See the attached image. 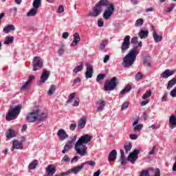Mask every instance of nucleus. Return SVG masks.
Masks as SVG:
<instances>
[{
    "mask_svg": "<svg viewBox=\"0 0 176 176\" xmlns=\"http://www.w3.org/2000/svg\"><path fill=\"white\" fill-rule=\"evenodd\" d=\"M93 140V136L85 134L81 136L75 144V151L78 155L85 156L87 153V146L86 144H89Z\"/></svg>",
    "mask_w": 176,
    "mask_h": 176,
    "instance_id": "1",
    "label": "nucleus"
},
{
    "mask_svg": "<svg viewBox=\"0 0 176 176\" xmlns=\"http://www.w3.org/2000/svg\"><path fill=\"white\" fill-rule=\"evenodd\" d=\"M139 54L140 49H138V46L132 48L123 59V67L130 68V67L134 64V62L137 59V56H138Z\"/></svg>",
    "mask_w": 176,
    "mask_h": 176,
    "instance_id": "2",
    "label": "nucleus"
},
{
    "mask_svg": "<svg viewBox=\"0 0 176 176\" xmlns=\"http://www.w3.org/2000/svg\"><path fill=\"white\" fill-rule=\"evenodd\" d=\"M99 8H102V6H105L106 9L103 13V19L104 20H109L112 16H113V13H115V5L113 3H110L108 0H100L98 3H97Z\"/></svg>",
    "mask_w": 176,
    "mask_h": 176,
    "instance_id": "3",
    "label": "nucleus"
},
{
    "mask_svg": "<svg viewBox=\"0 0 176 176\" xmlns=\"http://www.w3.org/2000/svg\"><path fill=\"white\" fill-rule=\"evenodd\" d=\"M21 111V104L16 106L14 108L11 109L7 114L6 119V120H14L20 115Z\"/></svg>",
    "mask_w": 176,
    "mask_h": 176,
    "instance_id": "4",
    "label": "nucleus"
},
{
    "mask_svg": "<svg viewBox=\"0 0 176 176\" xmlns=\"http://www.w3.org/2000/svg\"><path fill=\"white\" fill-rule=\"evenodd\" d=\"M116 77H113L110 80H107L104 83V91H112V90H115L118 86V82H116Z\"/></svg>",
    "mask_w": 176,
    "mask_h": 176,
    "instance_id": "5",
    "label": "nucleus"
},
{
    "mask_svg": "<svg viewBox=\"0 0 176 176\" xmlns=\"http://www.w3.org/2000/svg\"><path fill=\"white\" fill-rule=\"evenodd\" d=\"M32 65L33 71H38V69H41L43 67V60L41 57L35 56L33 58Z\"/></svg>",
    "mask_w": 176,
    "mask_h": 176,
    "instance_id": "6",
    "label": "nucleus"
},
{
    "mask_svg": "<svg viewBox=\"0 0 176 176\" xmlns=\"http://www.w3.org/2000/svg\"><path fill=\"white\" fill-rule=\"evenodd\" d=\"M26 120L29 122V123H34V122L38 120V111L35 110L32 113H29L27 116Z\"/></svg>",
    "mask_w": 176,
    "mask_h": 176,
    "instance_id": "7",
    "label": "nucleus"
},
{
    "mask_svg": "<svg viewBox=\"0 0 176 176\" xmlns=\"http://www.w3.org/2000/svg\"><path fill=\"white\" fill-rule=\"evenodd\" d=\"M140 154V150H134L133 153H130L128 156L127 160L129 162H131L132 164H134L135 163V160L138 159V155Z\"/></svg>",
    "mask_w": 176,
    "mask_h": 176,
    "instance_id": "8",
    "label": "nucleus"
},
{
    "mask_svg": "<svg viewBox=\"0 0 176 176\" xmlns=\"http://www.w3.org/2000/svg\"><path fill=\"white\" fill-rule=\"evenodd\" d=\"M130 48V36H126L121 46L122 53Z\"/></svg>",
    "mask_w": 176,
    "mask_h": 176,
    "instance_id": "9",
    "label": "nucleus"
},
{
    "mask_svg": "<svg viewBox=\"0 0 176 176\" xmlns=\"http://www.w3.org/2000/svg\"><path fill=\"white\" fill-rule=\"evenodd\" d=\"M101 12L102 8L96 4V6L94 8L93 12H89L88 14V16H90L91 17H97V16L101 14Z\"/></svg>",
    "mask_w": 176,
    "mask_h": 176,
    "instance_id": "10",
    "label": "nucleus"
},
{
    "mask_svg": "<svg viewBox=\"0 0 176 176\" xmlns=\"http://www.w3.org/2000/svg\"><path fill=\"white\" fill-rule=\"evenodd\" d=\"M86 67H87V71L85 72V78L87 79H89L90 78H93V65L86 63Z\"/></svg>",
    "mask_w": 176,
    "mask_h": 176,
    "instance_id": "11",
    "label": "nucleus"
},
{
    "mask_svg": "<svg viewBox=\"0 0 176 176\" xmlns=\"http://www.w3.org/2000/svg\"><path fill=\"white\" fill-rule=\"evenodd\" d=\"M57 135L59 138V140H60L61 141H64V140H65V138H68V134H67V132L65 131V130L61 129H59L57 132Z\"/></svg>",
    "mask_w": 176,
    "mask_h": 176,
    "instance_id": "12",
    "label": "nucleus"
},
{
    "mask_svg": "<svg viewBox=\"0 0 176 176\" xmlns=\"http://www.w3.org/2000/svg\"><path fill=\"white\" fill-rule=\"evenodd\" d=\"M76 140V136H74V138L72 140L69 141L65 146L64 149L62 151V153H65L66 152H68L71 148H72V144L75 142V140Z\"/></svg>",
    "mask_w": 176,
    "mask_h": 176,
    "instance_id": "13",
    "label": "nucleus"
},
{
    "mask_svg": "<svg viewBox=\"0 0 176 176\" xmlns=\"http://www.w3.org/2000/svg\"><path fill=\"white\" fill-rule=\"evenodd\" d=\"M14 149H23V141L14 140L11 151Z\"/></svg>",
    "mask_w": 176,
    "mask_h": 176,
    "instance_id": "14",
    "label": "nucleus"
},
{
    "mask_svg": "<svg viewBox=\"0 0 176 176\" xmlns=\"http://www.w3.org/2000/svg\"><path fill=\"white\" fill-rule=\"evenodd\" d=\"M56 167H54L53 164H50L46 168V173L48 175H50V176L54 175V174H56Z\"/></svg>",
    "mask_w": 176,
    "mask_h": 176,
    "instance_id": "15",
    "label": "nucleus"
},
{
    "mask_svg": "<svg viewBox=\"0 0 176 176\" xmlns=\"http://www.w3.org/2000/svg\"><path fill=\"white\" fill-rule=\"evenodd\" d=\"M175 70H170V69H166L162 74V78H164V79H167V78L172 76V75H174L175 74Z\"/></svg>",
    "mask_w": 176,
    "mask_h": 176,
    "instance_id": "16",
    "label": "nucleus"
},
{
    "mask_svg": "<svg viewBox=\"0 0 176 176\" xmlns=\"http://www.w3.org/2000/svg\"><path fill=\"white\" fill-rule=\"evenodd\" d=\"M50 76V72L44 69L43 71V74L41 76L40 83H45V81L47 80V79H49Z\"/></svg>",
    "mask_w": 176,
    "mask_h": 176,
    "instance_id": "17",
    "label": "nucleus"
},
{
    "mask_svg": "<svg viewBox=\"0 0 176 176\" xmlns=\"http://www.w3.org/2000/svg\"><path fill=\"white\" fill-rule=\"evenodd\" d=\"M74 40L70 44V46H76L79 42H80V36L79 35V33L76 32L74 35Z\"/></svg>",
    "mask_w": 176,
    "mask_h": 176,
    "instance_id": "18",
    "label": "nucleus"
},
{
    "mask_svg": "<svg viewBox=\"0 0 176 176\" xmlns=\"http://www.w3.org/2000/svg\"><path fill=\"white\" fill-rule=\"evenodd\" d=\"M169 127L170 129H175L176 127V116L171 115L169 118Z\"/></svg>",
    "mask_w": 176,
    "mask_h": 176,
    "instance_id": "19",
    "label": "nucleus"
},
{
    "mask_svg": "<svg viewBox=\"0 0 176 176\" xmlns=\"http://www.w3.org/2000/svg\"><path fill=\"white\" fill-rule=\"evenodd\" d=\"M117 156H118V152H116V150L111 151V153L109 154L108 161L115 162V160H116Z\"/></svg>",
    "mask_w": 176,
    "mask_h": 176,
    "instance_id": "20",
    "label": "nucleus"
},
{
    "mask_svg": "<svg viewBox=\"0 0 176 176\" xmlns=\"http://www.w3.org/2000/svg\"><path fill=\"white\" fill-rule=\"evenodd\" d=\"M34 79H35V76H30L28 80L21 87V90H27V89H28V86L31 85V82H32Z\"/></svg>",
    "mask_w": 176,
    "mask_h": 176,
    "instance_id": "21",
    "label": "nucleus"
},
{
    "mask_svg": "<svg viewBox=\"0 0 176 176\" xmlns=\"http://www.w3.org/2000/svg\"><path fill=\"white\" fill-rule=\"evenodd\" d=\"M153 37L155 43H159V42H162V41L163 40V36L157 34V33L155 30H153Z\"/></svg>",
    "mask_w": 176,
    "mask_h": 176,
    "instance_id": "22",
    "label": "nucleus"
},
{
    "mask_svg": "<svg viewBox=\"0 0 176 176\" xmlns=\"http://www.w3.org/2000/svg\"><path fill=\"white\" fill-rule=\"evenodd\" d=\"M47 118V114L45 113H41V110L37 109V120L41 122L42 120H45Z\"/></svg>",
    "mask_w": 176,
    "mask_h": 176,
    "instance_id": "23",
    "label": "nucleus"
},
{
    "mask_svg": "<svg viewBox=\"0 0 176 176\" xmlns=\"http://www.w3.org/2000/svg\"><path fill=\"white\" fill-rule=\"evenodd\" d=\"M148 35H149V31L142 30L139 32L138 36L141 39H146L148 38Z\"/></svg>",
    "mask_w": 176,
    "mask_h": 176,
    "instance_id": "24",
    "label": "nucleus"
},
{
    "mask_svg": "<svg viewBox=\"0 0 176 176\" xmlns=\"http://www.w3.org/2000/svg\"><path fill=\"white\" fill-rule=\"evenodd\" d=\"M85 126H86V118L83 117L80 118V120L78 121V129H85Z\"/></svg>",
    "mask_w": 176,
    "mask_h": 176,
    "instance_id": "25",
    "label": "nucleus"
},
{
    "mask_svg": "<svg viewBox=\"0 0 176 176\" xmlns=\"http://www.w3.org/2000/svg\"><path fill=\"white\" fill-rule=\"evenodd\" d=\"M83 167H85V164H82L80 166H76L70 170L71 173H74V174H78L79 171H80Z\"/></svg>",
    "mask_w": 176,
    "mask_h": 176,
    "instance_id": "26",
    "label": "nucleus"
},
{
    "mask_svg": "<svg viewBox=\"0 0 176 176\" xmlns=\"http://www.w3.org/2000/svg\"><path fill=\"white\" fill-rule=\"evenodd\" d=\"M14 30H16V28L13 25H8L3 28V32L9 34L10 31H14Z\"/></svg>",
    "mask_w": 176,
    "mask_h": 176,
    "instance_id": "27",
    "label": "nucleus"
},
{
    "mask_svg": "<svg viewBox=\"0 0 176 176\" xmlns=\"http://www.w3.org/2000/svg\"><path fill=\"white\" fill-rule=\"evenodd\" d=\"M176 85V78H173L172 80H169L168 85L166 87L167 90H171L173 86Z\"/></svg>",
    "mask_w": 176,
    "mask_h": 176,
    "instance_id": "28",
    "label": "nucleus"
},
{
    "mask_svg": "<svg viewBox=\"0 0 176 176\" xmlns=\"http://www.w3.org/2000/svg\"><path fill=\"white\" fill-rule=\"evenodd\" d=\"M104 107H105V101L101 100H98L97 111L98 112L102 111V109H104Z\"/></svg>",
    "mask_w": 176,
    "mask_h": 176,
    "instance_id": "29",
    "label": "nucleus"
},
{
    "mask_svg": "<svg viewBox=\"0 0 176 176\" xmlns=\"http://www.w3.org/2000/svg\"><path fill=\"white\" fill-rule=\"evenodd\" d=\"M36 13H38V8H32L29 12L27 14L28 17H31L34 16H36Z\"/></svg>",
    "mask_w": 176,
    "mask_h": 176,
    "instance_id": "30",
    "label": "nucleus"
},
{
    "mask_svg": "<svg viewBox=\"0 0 176 176\" xmlns=\"http://www.w3.org/2000/svg\"><path fill=\"white\" fill-rule=\"evenodd\" d=\"M16 136V133L13 129H9L8 131L6 133L7 138H13V137Z\"/></svg>",
    "mask_w": 176,
    "mask_h": 176,
    "instance_id": "31",
    "label": "nucleus"
},
{
    "mask_svg": "<svg viewBox=\"0 0 176 176\" xmlns=\"http://www.w3.org/2000/svg\"><path fill=\"white\" fill-rule=\"evenodd\" d=\"M36 166H38V160H35L29 164L28 169L34 170V168H36Z\"/></svg>",
    "mask_w": 176,
    "mask_h": 176,
    "instance_id": "32",
    "label": "nucleus"
},
{
    "mask_svg": "<svg viewBox=\"0 0 176 176\" xmlns=\"http://www.w3.org/2000/svg\"><path fill=\"white\" fill-rule=\"evenodd\" d=\"M13 41H14V37L13 36H7L6 41H4V45H10V43H13Z\"/></svg>",
    "mask_w": 176,
    "mask_h": 176,
    "instance_id": "33",
    "label": "nucleus"
},
{
    "mask_svg": "<svg viewBox=\"0 0 176 176\" xmlns=\"http://www.w3.org/2000/svg\"><path fill=\"white\" fill-rule=\"evenodd\" d=\"M54 91H56V85H52L47 91L48 96H53V94H54Z\"/></svg>",
    "mask_w": 176,
    "mask_h": 176,
    "instance_id": "34",
    "label": "nucleus"
},
{
    "mask_svg": "<svg viewBox=\"0 0 176 176\" xmlns=\"http://www.w3.org/2000/svg\"><path fill=\"white\" fill-rule=\"evenodd\" d=\"M130 90H131V85H126L124 89H123L121 91H120V94L123 95L125 94V93H129V91H130Z\"/></svg>",
    "mask_w": 176,
    "mask_h": 176,
    "instance_id": "35",
    "label": "nucleus"
},
{
    "mask_svg": "<svg viewBox=\"0 0 176 176\" xmlns=\"http://www.w3.org/2000/svg\"><path fill=\"white\" fill-rule=\"evenodd\" d=\"M82 69H83V64L81 63L80 65L74 68V69L73 70V72H74V74H78V72H80Z\"/></svg>",
    "mask_w": 176,
    "mask_h": 176,
    "instance_id": "36",
    "label": "nucleus"
},
{
    "mask_svg": "<svg viewBox=\"0 0 176 176\" xmlns=\"http://www.w3.org/2000/svg\"><path fill=\"white\" fill-rule=\"evenodd\" d=\"M75 96H76V94L75 92L72 93L69 96H68V100H67V104H69L72 102V100L74 98H75Z\"/></svg>",
    "mask_w": 176,
    "mask_h": 176,
    "instance_id": "37",
    "label": "nucleus"
},
{
    "mask_svg": "<svg viewBox=\"0 0 176 176\" xmlns=\"http://www.w3.org/2000/svg\"><path fill=\"white\" fill-rule=\"evenodd\" d=\"M152 96V91L151 90L146 91V93L142 96L143 100H146V98H149Z\"/></svg>",
    "mask_w": 176,
    "mask_h": 176,
    "instance_id": "38",
    "label": "nucleus"
},
{
    "mask_svg": "<svg viewBox=\"0 0 176 176\" xmlns=\"http://www.w3.org/2000/svg\"><path fill=\"white\" fill-rule=\"evenodd\" d=\"M124 148L125 149V153H129V152L131 151V143H128L126 144H124Z\"/></svg>",
    "mask_w": 176,
    "mask_h": 176,
    "instance_id": "39",
    "label": "nucleus"
},
{
    "mask_svg": "<svg viewBox=\"0 0 176 176\" xmlns=\"http://www.w3.org/2000/svg\"><path fill=\"white\" fill-rule=\"evenodd\" d=\"M32 6L33 8L38 9L41 6V0H34Z\"/></svg>",
    "mask_w": 176,
    "mask_h": 176,
    "instance_id": "40",
    "label": "nucleus"
},
{
    "mask_svg": "<svg viewBox=\"0 0 176 176\" xmlns=\"http://www.w3.org/2000/svg\"><path fill=\"white\" fill-rule=\"evenodd\" d=\"M144 24V19H139L136 21L135 25V27H141Z\"/></svg>",
    "mask_w": 176,
    "mask_h": 176,
    "instance_id": "41",
    "label": "nucleus"
},
{
    "mask_svg": "<svg viewBox=\"0 0 176 176\" xmlns=\"http://www.w3.org/2000/svg\"><path fill=\"white\" fill-rule=\"evenodd\" d=\"M108 43V41L104 40L100 45L99 49L100 50H103V49H105V46H107V44Z\"/></svg>",
    "mask_w": 176,
    "mask_h": 176,
    "instance_id": "42",
    "label": "nucleus"
},
{
    "mask_svg": "<svg viewBox=\"0 0 176 176\" xmlns=\"http://www.w3.org/2000/svg\"><path fill=\"white\" fill-rule=\"evenodd\" d=\"M174 8H175V4H170L166 9V13H170V12H173V9H174Z\"/></svg>",
    "mask_w": 176,
    "mask_h": 176,
    "instance_id": "43",
    "label": "nucleus"
},
{
    "mask_svg": "<svg viewBox=\"0 0 176 176\" xmlns=\"http://www.w3.org/2000/svg\"><path fill=\"white\" fill-rule=\"evenodd\" d=\"M142 124H139L138 125H135V127L133 128V131H140V130H142Z\"/></svg>",
    "mask_w": 176,
    "mask_h": 176,
    "instance_id": "44",
    "label": "nucleus"
},
{
    "mask_svg": "<svg viewBox=\"0 0 176 176\" xmlns=\"http://www.w3.org/2000/svg\"><path fill=\"white\" fill-rule=\"evenodd\" d=\"M142 78H144V75H142V74L141 72H138L136 75H135V79L136 80H142Z\"/></svg>",
    "mask_w": 176,
    "mask_h": 176,
    "instance_id": "45",
    "label": "nucleus"
},
{
    "mask_svg": "<svg viewBox=\"0 0 176 176\" xmlns=\"http://www.w3.org/2000/svg\"><path fill=\"white\" fill-rule=\"evenodd\" d=\"M104 78H105V75L100 74L97 76L96 81L100 82V80H103Z\"/></svg>",
    "mask_w": 176,
    "mask_h": 176,
    "instance_id": "46",
    "label": "nucleus"
},
{
    "mask_svg": "<svg viewBox=\"0 0 176 176\" xmlns=\"http://www.w3.org/2000/svg\"><path fill=\"white\" fill-rule=\"evenodd\" d=\"M80 101V100L79 99V98H76L73 102V107H79Z\"/></svg>",
    "mask_w": 176,
    "mask_h": 176,
    "instance_id": "47",
    "label": "nucleus"
},
{
    "mask_svg": "<svg viewBox=\"0 0 176 176\" xmlns=\"http://www.w3.org/2000/svg\"><path fill=\"white\" fill-rule=\"evenodd\" d=\"M65 50V49L64 45H62V46L59 48V50H58V53L59 56H61V55L64 54Z\"/></svg>",
    "mask_w": 176,
    "mask_h": 176,
    "instance_id": "48",
    "label": "nucleus"
},
{
    "mask_svg": "<svg viewBox=\"0 0 176 176\" xmlns=\"http://www.w3.org/2000/svg\"><path fill=\"white\" fill-rule=\"evenodd\" d=\"M170 96L173 98L176 97V87L170 92Z\"/></svg>",
    "mask_w": 176,
    "mask_h": 176,
    "instance_id": "49",
    "label": "nucleus"
},
{
    "mask_svg": "<svg viewBox=\"0 0 176 176\" xmlns=\"http://www.w3.org/2000/svg\"><path fill=\"white\" fill-rule=\"evenodd\" d=\"M129 108V102H125L122 106V111H124V109H127Z\"/></svg>",
    "mask_w": 176,
    "mask_h": 176,
    "instance_id": "50",
    "label": "nucleus"
},
{
    "mask_svg": "<svg viewBox=\"0 0 176 176\" xmlns=\"http://www.w3.org/2000/svg\"><path fill=\"white\" fill-rule=\"evenodd\" d=\"M84 164H89V166H96V162L94 161H87L84 163Z\"/></svg>",
    "mask_w": 176,
    "mask_h": 176,
    "instance_id": "51",
    "label": "nucleus"
},
{
    "mask_svg": "<svg viewBox=\"0 0 176 176\" xmlns=\"http://www.w3.org/2000/svg\"><path fill=\"white\" fill-rule=\"evenodd\" d=\"M140 176H149V173L148 170H143L140 173Z\"/></svg>",
    "mask_w": 176,
    "mask_h": 176,
    "instance_id": "52",
    "label": "nucleus"
},
{
    "mask_svg": "<svg viewBox=\"0 0 176 176\" xmlns=\"http://www.w3.org/2000/svg\"><path fill=\"white\" fill-rule=\"evenodd\" d=\"M131 43L137 44L138 43V37H133L131 41Z\"/></svg>",
    "mask_w": 176,
    "mask_h": 176,
    "instance_id": "53",
    "label": "nucleus"
},
{
    "mask_svg": "<svg viewBox=\"0 0 176 176\" xmlns=\"http://www.w3.org/2000/svg\"><path fill=\"white\" fill-rule=\"evenodd\" d=\"M129 138L131 140H137V138H138V135H137V134H131L129 135Z\"/></svg>",
    "mask_w": 176,
    "mask_h": 176,
    "instance_id": "54",
    "label": "nucleus"
},
{
    "mask_svg": "<svg viewBox=\"0 0 176 176\" xmlns=\"http://www.w3.org/2000/svg\"><path fill=\"white\" fill-rule=\"evenodd\" d=\"M63 160H64V162H71V159H69V157H68L67 155H65L63 158Z\"/></svg>",
    "mask_w": 176,
    "mask_h": 176,
    "instance_id": "55",
    "label": "nucleus"
},
{
    "mask_svg": "<svg viewBox=\"0 0 176 176\" xmlns=\"http://www.w3.org/2000/svg\"><path fill=\"white\" fill-rule=\"evenodd\" d=\"M144 65H146L147 67H149V65H151V61H149V60L148 59H144Z\"/></svg>",
    "mask_w": 176,
    "mask_h": 176,
    "instance_id": "56",
    "label": "nucleus"
},
{
    "mask_svg": "<svg viewBox=\"0 0 176 176\" xmlns=\"http://www.w3.org/2000/svg\"><path fill=\"white\" fill-rule=\"evenodd\" d=\"M63 12H64V6H59V7L58 8V13H63Z\"/></svg>",
    "mask_w": 176,
    "mask_h": 176,
    "instance_id": "57",
    "label": "nucleus"
},
{
    "mask_svg": "<svg viewBox=\"0 0 176 176\" xmlns=\"http://www.w3.org/2000/svg\"><path fill=\"white\" fill-rule=\"evenodd\" d=\"M167 97L168 94L166 93L164 95L162 96V102H164V101H167Z\"/></svg>",
    "mask_w": 176,
    "mask_h": 176,
    "instance_id": "58",
    "label": "nucleus"
},
{
    "mask_svg": "<svg viewBox=\"0 0 176 176\" xmlns=\"http://www.w3.org/2000/svg\"><path fill=\"white\" fill-rule=\"evenodd\" d=\"M104 63H108L109 61V55H106L103 59Z\"/></svg>",
    "mask_w": 176,
    "mask_h": 176,
    "instance_id": "59",
    "label": "nucleus"
},
{
    "mask_svg": "<svg viewBox=\"0 0 176 176\" xmlns=\"http://www.w3.org/2000/svg\"><path fill=\"white\" fill-rule=\"evenodd\" d=\"M80 82V78H75L73 82V86H75L76 83H79Z\"/></svg>",
    "mask_w": 176,
    "mask_h": 176,
    "instance_id": "60",
    "label": "nucleus"
},
{
    "mask_svg": "<svg viewBox=\"0 0 176 176\" xmlns=\"http://www.w3.org/2000/svg\"><path fill=\"white\" fill-rule=\"evenodd\" d=\"M98 27H104V21L99 19L98 21Z\"/></svg>",
    "mask_w": 176,
    "mask_h": 176,
    "instance_id": "61",
    "label": "nucleus"
},
{
    "mask_svg": "<svg viewBox=\"0 0 176 176\" xmlns=\"http://www.w3.org/2000/svg\"><path fill=\"white\" fill-rule=\"evenodd\" d=\"M78 160H79V158L78 157V156H75L72 159L71 162L74 163V162L75 163H76V162H78Z\"/></svg>",
    "mask_w": 176,
    "mask_h": 176,
    "instance_id": "62",
    "label": "nucleus"
},
{
    "mask_svg": "<svg viewBox=\"0 0 176 176\" xmlns=\"http://www.w3.org/2000/svg\"><path fill=\"white\" fill-rule=\"evenodd\" d=\"M155 153H156V152L155 151V146H153L149 151L148 155H155Z\"/></svg>",
    "mask_w": 176,
    "mask_h": 176,
    "instance_id": "63",
    "label": "nucleus"
},
{
    "mask_svg": "<svg viewBox=\"0 0 176 176\" xmlns=\"http://www.w3.org/2000/svg\"><path fill=\"white\" fill-rule=\"evenodd\" d=\"M69 129L70 130H75V129H76V124H72L70 126H69Z\"/></svg>",
    "mask_w": 176,
    "mask_h": 176,
    "instance_id": "64",
    "label": "nucleus"
}]
</instances>
